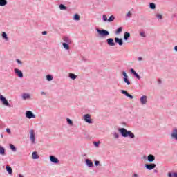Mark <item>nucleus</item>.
Returning <instances> with one entry per match:
<instances>
[{"label":"nucleus","mask_w":177,"mask_h":177,"mask_svg":"<svg viewBox=\"0 0 177 177\" xmlns=\"http://www.w3.org/2000/svg\"><path fill=\"white\" fill-rule=\"evenodd\" d=\"M6 132H7V133L10 134V133H11L10 129H9V128L6 129Z\"/></svg>","instance_id":"c03bdc74"},{"label":"nucleus","mask_w":177,"mask_h":177,"mask_svg":"<svg viewBox=\"0 0 177 177\" xmlns=\"http://www.w3.org/2000/svg\"><path fill=\"white\" fill-rule=\"evenodd\" d=\"M0 100L4 106H6L7 107H10V104H9V102H8V100H6V98L4 97L3 95H0Z\"/></svg>","instance_id":"7ed1b4c3"},{"label":"nucleus","mask_w":177,"mask_h":177,"mask_svg":"<svg viewBox=\"0 0 177 177\" xmlns=\"http://www.w3.org/2000/svg\"><path fill=\"white\" fill-rule=\"evenodd\" d=\"M41 95H43L44 96H45V95H46V93L44 92V91H41Z\"/></svg>","instance_id":"3c124183"},{"label":"nucleus","mask_w":177,"mask_h":177,"mask_svg":"<svg viewBox=\"0 0 177 177\" xmlns=\"http://www.w3.org/2000/svg\"><path fill=\"white\" fill-rule=\"evenodd\" d=\"M46 80L47 81H52L53 80V76L52 75H46Z\"/></svg>","instance_id":"473e14b6"},{"label":"nucleus","mask_w":177,"mask_h":177,"mask_svg":"<svg viewBox=\"0 0 177 177\" xmlns=\"http://www.w3.org/2000/svg\"><path fill=\"white\" fill-rule=\"evenodd\" d=\"M5 148L0 145V155L5 156Z\"/></svg>","instance_id":"393cba45"},{"label":"nucleus","mask_w":177,"mask_h":177,"mask_svg":"<svg viewBox=\"0 0 177 177\" xmlns=\"http://www.w3.org/2000/svg\"><path fill=\"white\" fill-rule=\"evenodd\" d=\"M114 20H115V17H114V15H111L108 19L109 23H111V21H114Z\"/></svg>","instance_id":"c756f323"},{"label":"nucleus","mask_w":177,"mask_h":177,"mask_svg":"<svg viewBox=\"0 0 177 177\" xmlns=\"http://www.w3.org/2000/svg\"><path fill=\"white\" fill-rule=\"evenodd\" d=\"M156 167H157L156 163L145 164V167L148 171H151L152 169H154V168H156Z\"/></svg>","instance_id":"20e7f679"},{"label":"nucleus","mask_w":177,"mask_h":177,"mask_svg":"<svg viewBox=\"0 0 177 177\" xmlns=\"http://www.w3.org/2000/svg\"><path fill=\"white\" fill-rule=\"evenodd\" d=\"M63 41H65V44H71V39H70L68 37H64Z\"/></svg>","instance_id":"6ab92c4d"},{"label":"nucleus","mask_w":177,"mask_h":177,"mask_svg":"<svg viewBox=\"0 0 177 177\" xmlns=\"http://www.w3.org/2000/svg\"><path fill=\"white\" fill-rule=\"evenodd\" d=\"M156 17L157 19H158L159 20H162V15L161 14H157L156 15Z\"/></svg>","instance_id":"58836bf2"},{"label":"nucleus","mask_w":177,"mask_h":177,"mask_svg":"<svg viewBox=\"0 0 177 177\" xmlns=\"http://www.w3.org/2000/svg\"><path fill=\"white\" fill-rule=\"evenodd\" d=\"M149 8L150 9H156V3H149Z\"/></svg>","instance_id":"c9c22d12"},{"label":"nucleus","mask_w":177,"mask_h":177,"mask_svg":"<svg viewBox=\"0 0 177 177\" xmlns=\"http://www.w3.org/2000/svg\"><path fill=\"white\" fill-rule=\"evenodd\" d=\"M1 138H3V135H1Z\"/></svg>","instance_id":"4d7b16f0"},{"label":"nucleus","mask_w":177,"mask_h":177,"mask_svg":"<svg viewBox=\"0 0 177 177\" xmlns=\"http://www.w3.org/2000/svg\"><path fill=\"white\" fill-rule=\"evenodd\" d=\"M142 158H143V160H147V156H144Z\"/></svg>","instance_id":"603ef678"},{"label":"nucleus","mask_w":177,"mask_h":177,"mask_svg":"<svg viewBox=\"0 0 177 177\" xmlns=\"http://www.w3.org/2000/svg\"><path fill=\"white\" fill-rule=\"evenodd\" d=\"M1 37L3 39H5L6 41H9V37H8V34H6V32H3Z\"/></svg>","instance_id":"412c9836"},{"label":"nucleus","mask_w":177,"mask_h":177,"mask_svg":"<svg viewBox=\"0 0 177 177\" xmlns=\"http://www.w3.org/2000/svg\"><path fill=\"white\" fill-rule=\"evenodd\" d=\"M41 34H42V35H46V34H48V32H46V31H43V32H41Z\"/></svg>","instance_id":"09e8293b"},{"label":"nucleus","mask_w":177,"mask_h":177,"mask_svg":"<svg viewBox=\"0 0 177 177\" xmlns=\"http://www.w3.org/2000/svg\"><path fill=\"white\" fill-rule=\"evenodd\" d=\"M85 164L88 167V168H92L93 167V162L89 159L85 160Z\"/></svg>","instance_id":"4468645a"},{"label":"nucleus","mask_w":177,"mask_h":177,"mask_svg":"<svg viewBox=\"0 0 177 177\" xmlns=\"http://www.w3.org/2000/svg\"><path fill=\"white\" fill-rule=\"evenodd\" d=\"M68 77H69V78H71V80H76L77 79V75H75L74 73H69Z\"/></svg>","instance_id":"a878e982"},{"label":"nucleus","mask_w":177,"mask_h":177,"mask_svg":"<svg viewBox=\"0 0 177 177\" xmlns=\"http://www.w3.org/2000/svg\"><path fill=\"white\" fill-rule=\"evenodd\" d=\"M131 16H132V13H131V12H129L127 14V17H131Z\"/></svg>","instance_id":"a18cd8bd"},{"label":"nucleus","mask_w":177,"mask_h":177,"mask_svg":"<svg viewBox=\"0 0 177 177\" xmlns=\"http://www.w3.org/2000/svg\"><path fill=\"white\" fill-rule=\"evenodd\" d=\"M94 165L95 167H99V165H100V162L99 160H95L94 161Z\"/></svg>","instance_id":"4c0bfd02"},{"label":"nucleus","mask_w":177,"mask_h":177,"mask_svg":"<svg viewBox=\"0 0 177 177\" xmlns=\"http://www.w3.org/2000/svg\"><path fill=\"white\" fill-rule=\"evenodd\" d=\"M66 121L69 125H73V120H70V118H67Z\"/></svg>","instance_id":"ea45409f"},{"label":"nucleus","mask_w":177,"mask_h":177,"mask_svg":"<svg viewBox=\"0 0 177 177\" xmlns=\"http://www.w3.org/2000/svg\"><path fill=\"white\" fill-rule=\"evenodd\" d=\"M94 145H95L96 147H97L99 146V142H94Z\"/></svg>","instance_id":"de8ad7c7"},{"label":"nucleus","mask_w":177,"mask_h":177,"mask_svg":"<svg viewBox=\"0 0 177 177\" xmlns=\"http://www.w3.org/2000/svg\"><path fill=\"white\" fill-rule=\"evenodd\" d=\"M96 31L99 34L100 37H101V38H104V37H109V35H110L109 30H106L104 29L100 30L97 28Z\"/></svg>","instance_id":"f03ea898"},{"label":"nucleus","mask_w":177,"mask_h":177,"mask_svg":"<svg viewBox=\"0 0 177 177\" xmlns=\"http://www.w3.org/2000/svg\"><path fill=\"white\" fill-rule=\"evenodd\" d=\"M32 160H38V158H39V156L38 155L37 151L32 152Z\"/></svg>","instance_id":"a211bd4d"},{"label":"nucleus","mask_w":177,"mask_h":177,"mask_svg":"<svg viewBox=\"0 0 177 177\" xmlns=\"http://www.w3.org/2000/svg\"><path fill=\"white\" fill-rule=\"evenodd\" d=\"M50 161L53 162V164H59V159L55 156H50Z\"/></svg>","instance_id":"9d476101"},{"label":"nucleus","mask_w":177,"mask_h":177,"mask_svg":"<svg viewBox=\"0 0 177 177\" xmlns=\"http://www.w3.org/2000/svg\"><path fill=\"white\" fill-rule=\"evenodd\" d=\"M30 139L32 145H35V133L34 132V130H30Z\"/></svg>","instance_id":"39448f33"},{"label":"nucleus","mask_w":177,"mask_h":177,"mask_svg":"<svg viewBox=\"0 0 177 177\" xmlns=\"http://www.w3.org/2000/svg\"><path fill=\"white\" fill-rule=\"evenodd\" d=\"M10 149H11L12 150V151H14V152L17 151L16 147L15 145H13V144L10 145Z\"/></svg>","instance_id":"72a5a7b5"},{"label":"nucleus","mask_w":177,"mask_h":177,"mask_svg":"<svg viewBox=\"0 0 177 177\" xmlns=\"http://www.w3.org/2000/svg\"><path fill=\"white\" fill-rule=\"evenodd\" d=\"M106 44H108L109 46H115V42H114V39L113 38L107 39Z\"/></svg>","instance_id":"1a4fd4ad"},{"label":"nucleus","mask_w":177,"mask_h":177,"mask_svg":"<svg viewBox=\"0 0 177 177\" xmlns=\"http://www.w3.org/2000/svg\"><path fill=\"white\" fill-rule=\"evenodd\" d=\"M84 121L87 122V124H92V120L91 119V115L86 114L84 115Z\"/></svg>","instance_id":"6e6552de"},{"label":"nucleus","mask_w":177,"mask_h":177,"mask_svg":"<svg viewBox=\"0 0 177 177\" xmlns=\"http://www.w3.org/2000/svg\"><path fill=\"white\" fill-rule=\"evenodd\" d=\"M140 37H142V38H146V35L145 34V32H140Z\"/></svg>","instance_id":"79ce46f5"},{"label":"nucleus","mask_w":177,"mask_h":177,"mask_svg":"<svg viewBox=\"0 0 177 177\" xmlns=\"http://www.w3.org/2000/svg\"><path fill=\"white\" fill-rule=\"evenodd\" d=\"M153 172H154L155 174H157V173L158 172V170L155 169V170L153 171Z\"/></svg>","instance_id":"864d4df0"},{"label":"nucleus","mask_w":177,"mask_h":177,"mask_svg":"<svg viewBox=\"0 0 177 177\" xmlns=\"http://www.w3.org/2000/svg\"><path fill=\"white\" fill-rule=\"evenodd\" d=\"M167 175H168V177H177V172H174V173L169 172Z\"/></svg>","instance_id":"c85d7f7f"},{"label":"nucleus","mask_w":177,"mask_h":177,"mask_svg":"<svg viewBox=\"0 0 177 177\" xmlns=\"http://www.w3.org/2000/svg\"><path fill=\"white\" fill-rule=\"evenodd\" d=\"M122 32V27H119L115 32V34H120Z\"/></svg>","instance_id":"f704fd0d"},{"label":"nucleus","mask_w":177,"mask_h":177,"mask_svg":"<svg viewBox=\"0 0 177 177\" xmlns=\"http://www.w3.org/2000/svg\"><path fill=\"white\" fill-rule=\"evenodd\" d=\"M122 138H130V139H135V134L132 131L127 130L125 128H120L118 129Z\"/></svg>","instance_id":"f257e3e1"},{"label":"nucleus","mask_w":177,"mask_h":177,"mask_svg":"<svg viewBox=\"0 0 177 177\" xmlns=\"http://www.w3.org/2000/svg\"><path fill=\"white\" fill-rule=\"evenodd\" d=\"M123 81L127 84V85H131V82L129 81V77H123Z\"/></svg>","instance_id":"bb28decb"},{"label":"nucleus","mask_w":177,"mask_h":177,"mask_svg":"<svg viewBox=\"0 0 177 177\" xmlns=\"http://www.w3.org/2000/svg\"><path fill=\"white\" fill-rule=\"evenodd\" d=\"M69 44L67 43H62V46L66 50H68L70 49V46H68Z\"/></svg>","instance_id":"b1692460"},{"label":"nucleus","mask_w":177,"mask_h":177,"mask_svg":"<svg viewBox=\"0 0 177 177\" xmlns=\"http://www.w3.org/2000/svg\"><path fill=\"white\" fill-rule=\"evenodd\" d=\"M132 177H139V175L136 173H134Z\"/></svg>","instance_id":"49530a36"},{"label":"nucleus","mask_w":177,"mask_h":177,"mask_svg":"<svg viewBox=\"0 0 177 177\" xmlns=\"http://www.w3.org/2000/svg\"><path fill=\"white\" fill-rule=\"evenodd\" d=\"M16 62L18 64H20V66H21V64H23V62L21 61H20V59H16Z\"/></svg>","instance_id":"37998d69"},{"label":"nucleus","mask_w":177,"mask_h":177,"mask_svg":"<svg viewBox=\"0 0 177 177\" xmlns=\"http://www.w3.org/2000/svg\"><path fill=\"white\" fill-rule=\"evenodd\" d=\"M113 136L115 139H118L120 138V134L115 131L113 133Z\"/></svg>","instance_id":"7c9ffc66"},{"label":"nucleus","mask_w":177,"mask_h":177,"mask_svg":"<svg viewBox=\"0 0 177 177\" xmlns=\"http://www.w3.org/2000/svg\"><path fill=\"white\" fill-rule=\"evenodd\" d=\"M131 37V33L128 32H125L124 34V41H128L129 38Z\"/></svg>","instance_id":"aec40b11"},{"label":"nucleus","mask_w":177,"mask_h":177,"mask_svg":"<svg viewBox=\"0 0 177 177\" xmlns=\"http://www.w3.org/2000/svg\"><path fill=\"white\" fill-rule=\"evenodd\" d=\"M130 72L131 73V74H133L134 77H136L137 80H140V75H139V74H138V73H136V71H135L133 68L130 69Z\"/></svg>","instance_id":"2eb2a0df"},{"label":"nucleus","mask_w":177,"mask_h":177,"mask_svg":"<svg viewBox=\"0 0 177 177\" xmlns=\"http://www.w3.org/2000/svg\"><path fill=\"white\" fill-rule=\"evenodd\" d=\"M8 5V0H0V6H6Z\"/></svg>","instance_id":"4be33fe9"},{"label":"nucleus","mask_w":177,"mask_h":177,"mask_svg":"<svg viewBox=\"0 0 177 177\" xmlns=\"http://www.w3.org/2000/svg\"><path fill=\"white\" fill-rule=\"evenodd\" d=\"M6 169L7 172L9 174V175H13V170L12 169V167L10 166H6Z\"/></svg>","instance_id":"f3484780"},{"label":"nucleus","mask_w":177,"mask_h":177,"mask_svg":"<svg viewBox=\"0 0 177 177\" xmlns=\"http://www.w3.org/2000/svg\"><path fill=\"white\" fill-rule=\"evenodd\" d=\"M140 102L141 104H142V106H145V104H147V96L142 95L140 99Z\"/></svg>","instance_id":"0eeeda50"},{"label":"nucleus","mask_w":177,"mask_h":177,"mask_svg":"<svg viewBox=\"0 0 177 177\" xmlns=\"http://www.w3.org/2000/svg\"><path fill=\"white\" fill-rule=\"evenodd\" d=\"M14 71L17 77H19V78H23V72H21L19 69L15 68Z\"/></svg>","instance_id":"f8f14e48"},{"label":"nucleus","mask_w":177,"mask_h":177,"mask_svg":"<svg viewBox=\"0 0 177 177\" xmlns=\"http://www.w3.org/2000/svg\"><path fill=\"white\" fill-rule=\"evenodd\" d=\"M22 99H24V100H27V99H30V94H28V93H24L22 95Z\"/></svg>","instance_id":"5701e85b"},{"label":"nucleus","mask_w":177,"mask_h":177,"mask_svg":"<svg viewBox=\"0 0 177 177\" xmlns=\"http://www.w3.org/2000/svg\"><path fill=\"white\" fill-rule=\"evenodd\" d=\"M121 93H122V95H125V96H127V97H129V99H133V97L132 95L129 94L127 91L125 90H122L121 91Z\"/></svg>","instance_id":"dca6fc26"},{"label":"nucleus","mask_w":177,"mask_h":177,"mask_svg":"<svg viewBox=\"0 0 177 177\" xmlns=\"http://www.w3.org/2000/svg\"><path fill=\"white\" fill-rule=\"evenodd\" d=\"M102 20H103V21H108L109 19H107V15H102Z\"/></svg>","instance_id":"e433bc0d"},{"label":"nucleus","mask_w":177,"mask_h":177,"mask_svg":"<svg viewBox=\"0 0 177 177\" xmlns=\"http://www.w3.org/2000/svg\"><path fill=\"white\" fill-rule=\"evenodd\" d=\"M26 118H28L29 120H31V118H35V115L33 114L32 111H27L26 112Z\"/></svg>","instance_id":"423d86ee"},{"label":"nucleus","mask_w":177,"mask_h":177,"mask_svg":"<svg viewBox=\"0 0 177 177\" xmlns=\"http://www.w3.org/2000/svg\"><path fill=\"white\" fill-rule=\"evenodd\" d=\"M19 177H24L22 174H19Z\"/></svg>","instance_id":"6e6d98bb"},{"label":"nucleus","mask_w":177,"mask_h":177,"mask_svg":"<svg viewBox=\"0 0 177 177\" xmlns=\"http://www.w3.org/2000/svg\"><path fill=\"white\" fill-rule=\"evenodd\" d=\"M147 161L149 162H153V161H156V156H154L153 154H149L147 156Z\"/></svg>","instance_id":"ddd939ff"},{"label":"nucleus","mask_w":177,"mask_h":177,"mask_svg":"<svg viewBox=\"0 0 177 177\" xmlns=\"http://www.w3.org/2000/svg\"><path fill=\"white\" fill-rule=\"evenodd\" d=\"M174 50H175L176 52H177V46H176L174 47Z\"/></svg>","instance_id":"5fc2aeb1"},{"label":"nucleus","mask_w":177,"mask_h":177,"mask_svg":"<svg viewBox=\"0 0 177 177\" xmlns=\"http://www.w3.org/2000/svg\"><path fill=\"white\" fill-rule=\"evenodd\" d=\"M123 78H128V75L127 74V72L123 71L122 72Z\"/></svg>","instance_id":"a19ab883"},{"label":"nucleus","mask_w":177,"mask_h":177,"mask_svg":"<svg viewBox=\"0 0 177 177\" xmlns=\"http://www.w3.org/2000/svg\"><path fill=\"white\" fill-rule=\"evenodd\" d=\"M138 60L141 62V60H143V58H142V57H138Z\"/></svg>","instance_id":"8fccbe9b"},{"label":"nucleus","mask_w":177,"mask_h":177,"mask_svg":"<svg viewBox=\"0 0 177 177\" xmlns=\"http://www.w3.org/2000/svg\"><path fill=\"white\" fill-rule=\"evenodd\" d=\"M59 8L60 10H67V6H64V4H60Z\"/></svg>","instance_id":"cd10ccee"},{"label":"nucleus","mask_w":177,"mask_h":177,"mask_svg":"<svg viewBox=\"0 0 177 177\" xmlns=\"http://www.w3.org/2000/svg\"><path fill=\"white\" fill-rule=\"evenodd\" d=\"M80 15L78 14H75L73 16V19L75 20L76 21H78L80 20Z\"/></svg>","instance_id":"2f4dec72"},{"label":"nucleus","mask_w":177,"mask_h":177,"mask_svg":"<svg viewBox=\"0 0 177 177\" xmlns=\"http://www.w3.org/2000/svg\"><path fill=\"white\" fill-rule=\"evenodd\" d=\"M115 44H118L119 46L124 45V41L121 38L115 37Z\"/></svg>","instance_id":"9b49d317"}]
</instances>
